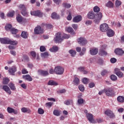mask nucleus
Returning a JSON list of instances; mask_svg holds the SVG:
<instances>
[{
  "mask_svg": "<svg viewBox=\"0 0 124 124\" xmlns=\"http://www.w3.org/2000/svg\"><path fill=\"white\" fill-rule=\"evenodd\" d=\"M54 40L56 43H61L62 41H63V37H62L61 32H59L55 34Z\"/></svg>",
  "mask_w": 124,
  "mask_h": 124,
  "instance_id": "1",
  "label": "nucleus"
},
{
  "mask_svg": "<svg viewBox=\"0 0 124 124\" xmlns=\"http://www.w3.org/2000/svg\"><path fill=\"white\" fill-rule=\"evenodd\" d=\"M54 72L56 74H58V75H62V74H63V72H64V69L63 67L61 66H57V67H55Z\"/></svg>",
  "mask_w": 124,
  "mask_h": 124,
  "instance_id": "2",
  "label": "nucleus"
},
{
  "mask_svg": "<svg viewBox=\"0 0 124 124\" xmlns=\"http://www.w3.org/2000/svg\"><path fill=\"white\" fill-rule=\"evenodd\" d=\"M105 93L107 96H113L114 95V91H113V87H109L105 89Z\"/></svg>",
  "mask_w": 124,
  "mask_h": 124,
  "instance_id": "3",
  "label": "nucleus"
},
{
  "mask_svg": "<svg viewBox=\"0 0 124 124\" xmlns=\"http://www.w3.org/2000/svg\"><path fill=\"white\" fill-rule=\"evenodd\" d=\"M109 29V26L107 23H103L100 25V31L102 32H106Z\"/></svg>",
  "mask_w": 124,
  "mask_h": 124,
  "instance_id": "4",
  "label": "nucleus"
},
{
  "mask_svg": "<svg viewBox=\"0 0 124 124\" xmlns=\"http://www.w3.org/2000/svg\"><path fill=\"white\" fill-rule=\"evenodd\" d=\"M102 19V13L100 12L98 14H96L95 15L94 22L96 24H98L99 22H100Z\"/></svg>",
  "mask_w": 124,
  "mask_h": 124,
  "instance_id": "5",
  "label": "nucleus"
},
{
  "mask_svg": "<svg viewBox=\"0 0 124 124\" xmlns=\"http://www.w3.org/2000/svg\"><path fill=\"white\" fill-rule=\"evenodd\" d=\"M105 114L107 115V116H108L110 119H114V118L116 117L114 112H113V111L110 109L106 110L105 111Z\"/></svg>",
  "mask_w": 124,
  "mask_h": 124,
  "instance_id": "6",
  "label": "nucleus"
},
{
  "mask_svg": "<svg viewBox=\"0 0 124 124\" xmlns=\"http://www.w3.org/2000/svg\"><path fill=\"white\" fill-rule=\"evenodd\" d=\"M78 42L80 46H85L88 43V41L83 37H80L78 39Z\"/></svg>",
  "mask_w": 124,
  "mask_h": 124,
  "instance_id": "7",
  "label": "nucleus"
},
{
  "mask_svg": "<svg viewBox=\"0 0 124 124\" xmlns=\"http://www.w3.org/2000/svg\"><path fill=\"white\" fill-rule=\"evenodd\" d=\"M35 34H40V33H43L44 31L40 26H37L34 30Z\"/></svg>",
  "mask_w": 124,
  "mask_h": 124,
  "instance_id": "8",
  "label": "nucleus"
},
{
  "mask_svg": "<svg viewBox=\"0 0 124 124\" xmlns=\"http://www.w3.org/2000/svg\"><path fill=\"white\" fill-rule=\"evenodd\" d=\"M31 14L33 16H37V17H42L43 15V14L39 10L31 12Z\"/></svg>",
  "mask_w": 124,
  "mask_h": 124,
  "instance_id": "9",
  "label": "nucleus"
},
{
  "mask_svg": "<svg viewBox=\"0 0 124 124\" xmlns=\"http://www.w3.org/2000/svg\"><path fill=\"white\" fill-rule=\"evenodd\" d=\"M86 117L89 121L90 123H92V124H94V120L93 119V115L91 113H87L86 115Z\"/></svg>",
  "mask_w": 124,
  "mask_h": 124,
  "instance_id": "10",
  "label": "nucleus"
},
{
  "mask_svg": "<svg viewBox=\"0 0 124 124\" xmlns=\"http://www.w3.org/2000/svg\"><path fill=\"white\" fill-rule=\"evenodd\" d=\"M82 21V16H75L73 19V23H79Z\"/></svg>",
  "mask_w": 124,
  "mask_h": 124,
  "instance_id": "11",
  "label": "nucleus"
},
{
  "mask_svg": "<svg viewBox=\"0 0 124 124\" xmlns=\"http://www.w3.org/2000/svg\"><path fill=\"white\" fill-rule=\"evenodd\" d=\"M10 39L8 38H0V42L2 44H9V40Z\"/></svg>",
  "mask_w": 124,
  "mask_h": 124,
  "instance_id": "12",
  "label": "nucleus"
},
{
  "mask_svg": "<svg viewBox=\"0 0 124 124\" xmlns=\"http://www.w3.org/2000/svg\"><path fill=\"white\" fill-rule=\"evenodd\" d=\"M90 53L92 56H95L98 53V49L96 48H91L90 51Z\"/></svg>",
  "mask_w": 124,
  "mask_h": 124,
  "instance_id": "13",
  "label": "nucleus"
},
{
  "mask_svg": "<svg viewBox=\"0 0 124 124\" xmlns=\"http://www.w3.org/2000/svg\"><path fill=\"white\" fill-rule=\"evenodd\" d=\"M105 49L104 46H102L101 48L99 50L100 56H107V52L104 50Z\"/></svg>",
  "mask_w": 124,
  "mask_h": 124,
  "instance_id": "14",
  "label": "nucleus"
},
{
  "mask_svg": "<svg viewBox=\"0 0 124 124\" xmlns=\"http://www.w3.org/2000/svg\"><path fill=\"white\" fill-rule=\"evenodd\" d=\"M8 113L11 114V113H14L15 115H17L18 114V110H15L14 108H11L10 107H8L7 108Z\"/></svg>",
  "mask_w": 124,
  "mask_h": 124,
  "instance_id": "15",
  "label": "nucleus"
},
{
  "mask_svg": "<svg viewBox=\"0 0 124 124\" xmlns=\"http://www.w3.org/2000/svg\"><path fill=\"white\" fill-rule=\"evenodd\" d=\"M115 34V32L111 29H108V31H107V35L108 37H112L114 36Z\"/></svg>",
  "mask_w": 124,
  "mask_h": 124,
  "instance_id": "16",
  "label": "nucleus"
},
{
  "mask_svg": "<svg viewBox=\"0 0 124 124\" xmlns=\"http://www.w3.org/2000/svg\"><path fill=\"white\" fill-rule=\"evenodd\" d=\"M2 89L7 93H9V94H11V90H10V88H9V87H8L7 85H3L2 86Z\"/></svg>",
  "mask_w": 124,
  "mask_h": 124,
  "instance_id": "17",
  "label": "nucleus"
},
{
  "mask_svg": "<svg viewBox=\"0 0 124 124\" xmlns=\"http://www.w3.org/2000/svg\"><path fill=\"white\" fill-rule=\"evenodd\" d=\"M114 52L116 55H119V56H122V55H123L124 53V50L122 49L121 48H117L116 49H115Z\"/></svg>",
  "mask_w": 124,
  "mask_h": 124,
  "instance_id": "18",
  "label": "nucleus"
},
{
  "mask_svg": "<svg viewBox=\"0 0 124 124\" xmlns=\"http://www.w3.org/2000/svg\"><path fill=\"white\" fill-rule=\"evenodd\" d=\"M9 73L11 75H14V73L17 71V68L16 67L14 66L9 69Z\"/></svg>",
  "mask_w": 124,
  "mask_h": 124,
  "instance_id": "19",
  "label": "nucleus"
},
{
  "mask_svg": "<svg viewBox=\"0 0 124 124\" xmlns=\"http://www.w3.org/2000/svg\"><path fill=\"white\" fill-rule=\"evenodd\" d=\"M21 36L24 39H27L29 37V33L27 31H23L21 32Z\"/></svg>",
  "mask_w": 124,
  "mask_h": 124,
  "instance_id": "20",
  "label": "nucleus"
},
{
  "mask_svg": "<svg viewBox=\"0 0 124 124\" xmlns=\"http://www.w3.org/2000/svg\"><path fill=\"white\" fill-rule=\"evenodd\" d=\"M95 15L93 12H89L87 15V17L88 19H94Z\"/></svg>",
  "mask_w": 124,
  "mask_h": 124,
  "instance_id": "21",
  "label": "nucleus"
},
{
  "mask_svg": "<svg viewBox=\"0 0 124 124\" xmlns=\"http://www.w3.org/2000/svg\"><path fill=\"white\" fill-rule=\"evenodd\" d=\"M23 78L25 80H27V81H29L30 82H31V81H32V78L30 75L23 76Z\"/></svg>",
  "mask_w": 124,
  "mask_h": 124,
  "instance_id": "22",
  "label": "nucleus"
},
{
  "mask_svg": "<svg viewBox=\"0 0 124 124\" xmlns=\"http://www.w3.org/2000/svg\"><path fill=\"white\" fill-rule=\"evenodd\" d=\"M39 72L42 76H48V75H49V72H48V71L41 70Z\"/></svg>",
  "mask_w": 124,
  "mask_h": 124,
  "instance_id": "23",
  "label": "nucleus"
},
{
  "mask_svg": "<svg viewBox=\"0 0 124 124\" xmlns=\"http://www.w3.org/2000/svg\"><path fill=\"white\" fill-rule=\"evenodd\" d=\"M106 6L108 7V8H113L114 7V4L112 1H108L106 4Z\"/></svg>",
  "mask_w": 124,
  "mask_h": 124,
  "instance_id": "24",
  "label": "nucleus"
},
{
  "mask_svg": "<svg viewBox=\"0 0 124 124\" xmlns=\"http://www.w3.org/2000/svg\"><path fill=\"white\" fill-rule=\"evenodd\" d=\"M47 85L48 86H58V84L55 81L51 80L48 81Z\"/></svg>",
  "mask_w": 124,
  "mask_h": 124,
  "instance_id": "25",
  "label": "nucleus"
},
{
  "mask_svg": "<svg viewBox=\"0 0 124 124\" xmlns=\"http://www.w3.org/2000/svg\"><path fill=\"white\" fill-rule=\"evenodd\" d=\"M67 31L69 33H71L72 34H75V32H74V30L71 27H68L66 29Z\"/></svg>",
  "mask_w": 124,
  "mask_h": 124,
  "instance_id": "26",
  "label": "nucleus"
},
{
  "mask_svg": "<svg viewBox=\"0 0 124 124\" xmlns=\"http://www.w3.org/2000/svg\"><path fill=\"white\" fill-rule=\"evenodd\" d=\"M9 87H10L11 90H12V91H15L16 90V87H15V84H14L12 82H10L9 85H8Z\"/></svg>",
  "mask_w": 124,
  "mask_h": 124,
  "instance_id": "27",
  "label": "nucleus"
},
{
  "mask_svg": "<svg viewBox=\"0 0 124 124\" xmlns=\"http://www.w3.org/2000/svg\"><path fill=\"white\" fill-rule=\"evenodd\" d=\"M18 9H19V10L21 11H22L23 10H27V8L24 4H20L18 6Z\"/></svg>",
  "mask_w": 124,
  "mask_h": 124,
  "instance_id": "28",
  "label": "nucleus"
},
{
  "mask_svg": "<svg viewBox=\"0 0 124 124\" xmlns=\"http://www.w3.org/2000/svg\"><path fill=\"white\" fill-rule=\"evenodd\" d=\"M117 101L118 102H120V103H123L124 102V97L123 96H119L117 97Z\"/></svg>",
  "mask_w": 124,
  "mask_h": 124,
  "instance_id": "29",
  "label": "nucleus"
},
{
  "mask_svg": "<svg viewBox=\"0 0 124 124\" xmlns=\"http://www.w3.org/2000/svg\"><path fill=\"white\" fill-rule=\"evenodd\" d=\"M58 50H59V47L58 46H53L52 48L49 49V51L53 53H55V52H57Z\"/></svg>",
  "mask_w": 124,
  "mask_h": 124,
  "instance_id": "30",
  "label": "nucleus"
},
{
  "mask_svg": "<svg viewBox=\"0 0 124 124\" xmlns=\"http://www.w3.org/2000/svg\"><path fill=\"white\" fill-rule=\"evenodd\" d=\"M72 103H73V101L71 99L67 100L64 102V104H65V105H70Z\"/></svg>",
  "mask_w": 124,
  "mask_h": 124,
  "instance_id": "31",
  "label": "nucleus"
},
{
  "mask_svg": "<svg viewBox=\"0 0 124 124\" xmlns=\"http://www.w3.org/2000/svg\"><path fill=\"white\" fill-rule=\"evenodd\" d=\"M9 44L15 46V45H17V44H18V42H17V41H12L10 39L9 41Z\"/></svg>",
  "mask_w": 124,
  "mask_h": 124,
  "instance_id": "32",
  "label": "nucleus"
},
{
  "mask_svg": "<svg viewBox=\"0 0 124 124\" xmlns=\"http://www.w3.org/2000/svg\"><path fill=\"white\" fill-rule=\"evenodd\" d=\"M21 110L22 113H27V112H31L30 109L25 107H23L22 108H21Z\"/></svg>",
  "mask_w": 124,
  "mask_h": 124,
  "instance_id": "33",
  "label": "nucleus"
},
{
  "mask_svg": "<svg viewBox=\"0 0 124 124\" xmlns=\"http://www.w3.org/2000/svg\"><path fill=\"white\" fill-rule=\"evenodd\" d=\"M51 17L52 18V19H59L60 16H59V15H57V13H53L51 15Z\"/></svg>",
  "mask_w": 124,
  "mask_h": 124,
  "instance_id": "34",
  "label": "nucleus"
},
{
  "mask_svg": "<svg viewBox=\"0 0 124 124\" xmlns=\"http://www.w3.org/2000/svg\"><path fill=\"white\" fill-rule=\"evenodd\" d=\"M16 21H17L18 23H22L23 21V17L20 15L17 16H16Z\"/></svg>",
  "mask_w": 124,
  "mask_h": 124,
  "instance_id": "35",
  "label": "nucleus"
},
{
  "mask_svg": "<svg viewBox=\"0 0 124 124\" xmlns=\"http://www.w3.org/2000/svg\"><path fill=\"white\" fill-rule=\"evenodd\" d=\"M69 54H70L71 57H75V55H76V51L73 50V49H71L69 51Z\"/></svg>",
  "mask_w": 124,
  "mask_h": 124,
  "instance_id": "36",
  "label": "nucleus"
},
{
  "mask_svg": "<svg viewBox=\"0 0 124 124\" xmlns=\"http://www.w3.org/2000/svg\"><path fill=\"white\" fill-rule=\"evenodd\" d=\"M9 83V79L7 78H3V85H7Z\"/></svg>",
  "mask_w": 124,
  "mask_h": 124,
  "instance_id": "37",
  "label": "nucleus"
},
{
  "mask_svg": "<svg viewBox=\"0 0 124 124\" xmlns=\"http://www.w3.org/2000/svg\"><path fill=\"white\" fill-rule=\"evenodd\" d=\"M73 82L74 85H79V83H80V80H79V78H75Z\"/></svg>",
  "mask_w": 124,
  "mask_h": 124,
  "instance_id": "38",
  "label": "nucleus"
},
{
  "mask_svg": "<svg viewBox=\"0 0 124 124\" xmlns=\"http://www.w3.org/2000/svg\"><path fill=\"white\" fill-rule=\"evenodd\" d=\"M93 11L95 13H98V12H99V11H100V8H99V7H98L97 6H95L93 8Z\"/></svg>",
  "mask_w": 124,
  "mask_h": 124,
  "instance_id": "39",
  "label": "nucleus"
},
{
  "mask_svg": "<svg viewBox=\"0 0 124 124\" xmlns=\"http://www.w3.org/2000/svg\"><path fill=\"white\" fill-rule=\"evenodd\" d=\"M110 79L112 81H117L118 80V77L115 75H111L110 76Z\"/></svg>",
  "mask_w": 124,
  "mask_h": 124,
  "instance_id": "40",
  "label": "nucleus"
},
{
  "mask_svg": "<svg viewBox=\"0 0 124 124\" xmlns=\"http://www.w3.org/2000/svg\"><path fill=\"white\" fill-rule=\"evenodd\" d=\"M41 56L42 58H47V57L49 56V53L47 52H45L43 53H41Z\"/></svg>",
  "mask_w": 124,
  "mask_h": 124,
  "instance_id": "41",
  "label": "nucleus"
},
{
  "mask_svg": "<svg viewBox=\"0 0 124 124\" xmlns=\"http://www.w3.org/2000/svg\"><path fill=\"white\" fill-rule=\"evenodd\" d=\"M12 34H16L18 32V30L15 29V28H12L10 30Z\"/></svg>",
  "mask_w": 124,
  "mask_h": 124,
  "instance_id": "42",
  "label": "nucleus"
},
{
  "mask_svg": "<svg viewBox=\"0 0 124 124\" xmlns=\"http://www.w3.org/2000/svg\"><path fill=\"white\" fill-rule=\"evenodd\" d=\"M86 49L85 47H83L82 49V51L80 52V56H84L85 55V53H86Z\"/></svg>",
  "mask_w": 124,
  "mask_h": 124,
  "instance_id": "43",
  "label": "nucleus"
},
{
  "mask_svg": "<svg viewBox=\"0 0 124 124\" xmlns=\"http://www.w3.org/2000/svg\"><path fill=\"white\" fill-rule=\"evenodd\" d=\"M84 102H85V100L82 98H80L78 100V103L79 105L83 104Z\"/></svg>",
  "mask_w": 124,
  "mask_h": 124,
  "instance_id": "44",
  "label": "nucleus"
},
{
  "mask_svg": "<svg viewBox=\"0 0 124 124\" xmlns=\"http://www.w3.org/2000/svg\"><path fill=\"white\" fill-rule=\"evenodd\" d=\"M5 30L6 31H11V29L12 28V25H11V24H8L5 26Z\"/></svg>",
  "mask_w": 124,
  "mask_h": 124,
  "instance_id": "45",
  "label": "nucleus"
},
{
  "mask_svg": "<svg viewBox=\"0 0 124 124\" xmlns=\"http://www.w3.org/2000/svg\"><path fill=\"white\" fill-rule=\"evenodd\" d=\"M78 89L80 92H84L85 91V87H84V85H79L78 86Z\"/></svg>",
  "mask_w": 124,
  "mask_h": 124,
  "instance_id": "46",
  "label": "nucleus"
},
{
  "mask_svg": "<svg viewBox=\"0 0 124 124\" xmlns=\"http://www.w3.org/2000/svg\"><path fill=\"white\" fill-rule=\"evenodd\" d=\"M38 113L40 115H43L44 114V110L41 108H39L38 109Z\"/></svg>",
  "mask_w": 124,
  "mask_h": 124,
  "instance_id": "47",
  "label": "nucleus"
},
{
  "mask_svg": "<svg viewBox=\"0 0 124 124\" xmlns=\"http://www.w3.org/2000/svg\"><path fill=\"white\" fill-rule=\"evenodd\" d=\"M82 81L83 84H85V85H87V84L89 83V80L86 78H82Z\"/></svg>",
  "mask_w": 124,
  "mask_h": 124,
  "instance_id": "48",
  "label": "nucleus"
},
{
  "mask_svg": "<svg viewBox=\"0 0 124 124\" xmlns=\"http://www.w3.org/2000/svg\"><path fill=\"white\" fill-rule=\"evenodd\" d=\"M53 115L55 116H60V111L58 109H55L53 111Z\"/></svg>",
  "mask_w": 124,
  "mask_h": 124,
  "instance_id": "49",
  "label": "nucleus"
},
{
  "mask_svg": "<svg viewBox=\"0 0 124 124\" xmlns=\"http://www.w3.org/2000/svg\"><path fill=\"white\" fill-rule=\"evenodd\" d=\"M116 75L119 78H123L124 77V74L122 72H119L118 73H117Z\"/></svg>",
  "mask_w": 124,
  "mask_h": 124,
  "instance_id": "50",
  "label": "nucleus"
},
{
  "mask_svg": "<svg viewBox=\"0 0 124 124\" xmlns=\"http://www.w3.org/2000/svg\"><path fill=\"white\" fill-rule=\"evenodd\" d=\"M63 6L65 7V8H70V7H71V5L67 3H63Z\"/></svg>",
  "mask_w": 124,
  "mask_h": 124,
  "instance_id": "51",
  "label": "nucleus"
},
{
  "mask_svg": "<svg viewBox=\"0 0 124 124\" xmlns=\"http://www.w3.org/2000/svg\"><path fill=\"white\" fill-rule=\"evenodd\" d=\"M15 13V12H14V11H13L8 13L7 16H8V17H13V16H14Z\"/></svg>",
  "mask_w": 124,
  "mask_h": 124,
  "instance_id": "52",
  "label": "nucleus"
},
{
  "mask_svg": "<svg viewBox=\"0 0 124 124\" xmlns=\"http://www.w3.org/2000/svg\"><path fill=\"white\" fill-rule=\"evenodd\" d=\"M62 0H53V1L57 5H60V4H61V3H62Z\"/></svg>",
  "mask_w": 124,
  "mask_h": 124,
  "instance_id": "53",
  "label": "nucleus"
},
{
  "mask_svg": "<svg viewBox=\"0 0 124 124\" xmlns=\"http://www.w3.org/2000/svg\"><path fill=\"white\" fill-rule=\"evenodd\" d=\"M31 55L32 58V59H35L36 57V53L34 51H31Z\"/></svg>",
  "mask_w": 124,
  "mask_h": 124,
  "instance_id": "54",
  "label": "nucleus"
},
{
  "mask_svg": "<svg viewBox=\"0 0 124 124\" xmlns=\"http://www.w3.org/2000/svg\"><path fill=\"white\" fill-rule=\"evenodd\" d=\"M115 5L116 7H119V6H120V5H122V2H121L120 0H116L115 1Z\"/></svg>",
  "mask_w": 124,
  "mask_h": 124,
  "instance_id": "55",
  "label": "nucleus"
},
{
  "mask_svg": "<svg viewBox=\"0 0 124 124\" xmlns=\"http://www.w3.org/2000/svg\"><path fill=\"white\" fill-rule=\"evenodd\" d=\"M21 13L23 16H27V15H28L27 10H23V11H21Z\"/></svg>",
  "mask_w": 124,
  "mask_h": 124,
  "instance_id": "56",
  "label": "nucleus"
},
{
  "mask_svg": "<svg viewBox=\"0 0 124 124\" xmlns=\"http://www.w3.org/2000/svg\"><path fill=\"white\" fill-rule=\"evenodd\" d=\"M72 27L75 31H77L78 29V24H72Z\"/></svg>",
  "mask_w": 124,
  "mask_h": 124,
  "instance_id": "57",
  "label": "nucleus"
},
{
  "mask_svg": "<svg viewBox=\"0 0 124 124\" xmlns=\"http://www.w3.org/2000/svg\"><path fill=\"white\" fill-rule=\"evenodd\" d=\"M40 50L41 52H45V51H46V47L44 46H41L40 47Z\"/></svg>",
  "mask_w": 124,
  "mask_h": 124,
  "instance_id": "58",
  "label": "nucleus"
},
{
  "mask_svg": "<svg viewBox=\"0 0 124 124\" xmlns=\"http://www.w3.org/2000/svg\"><path fill=\"white\" fill-rule=\"evenodd\" d=\"M95 86V84L93 82H91L89 84V87L91 89L93 88Z\"/></svg>",
  "mask_w": 124,
  "mask_h": 124,
  "instance_id": "59",
  "label": "nucleus"
},
{
  "mask_svg": "<svg viewBox=\"0 0 124 124\" xmlns=\"http://www.w3.org/2000/svg\"><path fill=\"white\" fill-rule=\"evenodd\" d=\"M117 62V59L115 58H111L110 59V62H111V63H115V62Z\"/></svg>",
  "mask_w": 124,
  "mask_h": 124,
  "instance_id": "60",
  "label": "nucleus"
},
{
  "mask_svg": "<svg viewBox=\"0 0 124 124\" xmlns=\"http://www.w3.org/2000/svg\"><path fill=\"white\" fill-rule=\"evenodd\" d=\"M72 19V16H71V14L69 13L68 16H67V19L68 21H71Z\"/></svg>",
  "mask_w": 124,
  "mask_h": 124,
  "instance_id": "61",
  "label": "nucleus"
},
{
  "mask_svg": "<svg viewBox=\"0 0 124 124\" xmlns=\"http://www.w3.org/2000/svg\"><path fill=\"white\" fill-rule=\"evenodd\" d=\"M62 37H63V39H68V38L69 37V35L64 34L63 35H62Z\"/></svg>",
  "mask_w": 124,
  "mask_h": 124,
  "instance_id": "62",
  "label": "nucleus"
},
{
  "mask_svg": "<svg viewBox=\"0 0 124 124\" xmlns=\"http://www.w3.org/2000/svg\"><path fill=\"white\" fill-rule=\"evenodd\" d=\"M22 74H27V73H29V72L27 70V69H23L22 70Z\"/></svg>",
  "mask_w": 124,
  "mask_h": 124,
  "instance_id": "63",
  "label": "nucleus"
},
{
  "mask_svg": "<svg viewBox=\"0 0 124 124\" xmlns=\"http://www.w3.org/2000/svg\"><path fill=\"white\" fill-rule=\"evenodd\" d=\"M85 24L86 26H89V25H92V20L86 21Z\"/></svg>",
  "mask_w": 124,
  "mask_h": 124,
  "instance_id": "64",
  "label": "nucleus"
}]
</instances>
